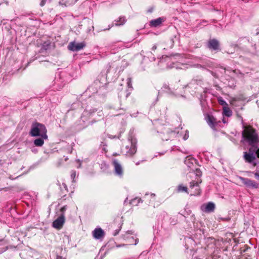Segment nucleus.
<instances>
[{
    "label": "nucleus",
    "mask_w": 259,
    "mask_h": 259,
    "mask_svg": "<svg viewBox=\"0 0 259 259\" xmlns=\"http://www.w3.org/2000/svg\"><path fill=\"white\" fill-rule=\"evenodd\" d=\"M223 112L225 115L227 117H230L232 115V111L229 108H225Z\"/></svg>",
    "instance_id": "4be33fe9"
},
{
    "label": "nucleus",
    "mask_w": 259,
    "mask_h": 259,
    "mask_svg": "<svg viewBox=\"0 0 259 259\" xmlns=\"http://www.w3.org/2000/svg\"><path fill=\"white\" fill-rule=\"evenodd\" d=\"M203 82L202 79H192L186 87L192 89L194 92H197L200 89L204 90V88L202 87ZM204 92L205 91L204 90Z\"/></svg>",
    "instance_id": "20e7f679"
},
{
    "label": "nucleus",
    "mask_w": 259,
    "mask_h": 259,
    "mask_svg": "<svg viewBox=\"0 0 259 259\" xmlns=\"http://www.w3.org/2000/svg\"><path fill=\"white\" fill-rule=\"evenodd\" d=\"M126 83L128 87V88H133L132 85V78L130 77L127 78L126 80Z\"/></svg>",
    "instance_id": "b1692460"
},
{
    "label": "nucleus",
    "mask_w": 259,
    "mask_h": 259,
    "mask_svg": "<svg viewBox=\"0 0 259 259\" xmlns=\"http://www.w3.org/2000/svg\"><path fill=\"white\" fill-rule=\"evenodd\" d=\"M149 197L150 198V200L149 201V203H151V199H154L155 197V194L154 193H151L150 195H149L148 193H146L145 196L143 197L144 200H146L147 197Z\"/></svg>",
    "instance_id": "412c9836"
},
{
    "label": "nucleus",
    "mask_w": 259,
    "mask_h": 259,
    "mask_svg": "<svg viewBox=\"0 0 259 259\" xmlns=\"http://www.w3.org/2000/svg\"><path fill=\"white\" fill-rule=\"evenodd\" d=\"M111 67V65L108 64V65H107V72H106L107 73H108V72L110 71V70Z\"/></svg>",
    "instance_id": "2f4dec72"
},
{
    "label": "nucleus",
    "mask_w": 259,
    "mask_h": 259,
    "mask_svg": "<svg viewBox=\"0 0 259 259\" xmlns=\"http://www.w3.org/2000/svg\"><path fill=\"white\" fill-rule=\"evenodd\" d=\"M121 95H121V94H118V96H119V97H121Z\"/></svg>",
    "instance_id": "ea45409f"
},
{
    "label": "nucleus",
    "mask_w": 259,
    "mask_h": 259,
    "mask_svg": "<svg viewBox=\"0 0 259 259\" xmlns=\"http://www.w3.org/2000/svg\"><path fill=\"white\" fill-rule=\"evenodd\" d=\"M122 85L121 84H120V88H119L118 89L122 90V88H121Z\"/></svg>",
    "instance_id": "58836bf2"
},
{
    "label": "nucleus",
    "mask_w": 259,
    "mask_h": 259,
    "mask_svg": "<svg viewBox=\"0 0 259 259\" xmlns=\"http://www.w3.org/2000/svg\"><path fill=\"white\" fill-rule=\"evenodd\" d=\"M120 231V229L119 230H116L113 233V235L114 236H116L117 235L118 233H119V232Z\"/></svg>",
    "instance_id": "473e14b6"
},
{
    "label": "nucleus",
    "mask_w": 259,
    "mask_h": 259,
    "mask_svg": "<svg viewBox=\"0 0 259 259\" xmlns=\"http://www.w3.org/2000/svg\"><path fill=\"white\" fill-rule=\"evenodd\" d=\"M47 130L44 124L37 122H33L31 125L30 135L32 137H40L47 139Z\"/></svg>",
    "instance_id": "f03ea898"
},
{
    "label": "nucleus",
    "mask_w": 259,
    "mask_h": 259,
    "mask_svg": "<svg viewBox=\"0 0 259 259\" xmlns=\"http://www.w3.org/2000/svg\"><path fill=\"white\" fill-rule=\"evenodd\" d=\"M256 157L259 158V146H252L249 147L248 152H243V158L247 163L252 164L256 166L255 162Z\"/></svg>",
    "instance_id": "7ed1b4c3"
},
{
    "label": "nucleus",
    "mask_w": 259,
    "mask_h": 259,
    "mask_svg": "<svg viewBox=\"0 0 259 259\" xmlns=\"http://www.w3.org/2000/svg\"><path fill=\"white\" fill-rule=\"evenodd\" d=\"M136 200L138 201V203H139L140 202H142L144 200H142L141 198H135L132 200V203H134Z\"/></svg>",
    "instance_id": "a878e982"
},
{
    "label": "nucleus",
    "mask_w": 259,
    "mask_h": 259,
    "mask_svg": "<svg viewBox=\"0 0 259 259\" xmlns=\"http://www.w3.org/2000/svg\"><path fill=\"white\" fill-rule=\"evenodd\" d=\"M219 103L221 104V105H223L224 103H225L226 104V102L222 99H220L219 100Z\"/></svg>",
    "instance_id": "72a5a7b5"
},
{
    "label": "nucleus",
    "mask_w": 259,
    "mask_h": 259,
    "mask_svg": "<svg viewBox=\"0 0 259 259\" xmlns=\"http://www.w3.org/2000/svg\"><path fill=\"white\" fill-rule=\"evenodd\" d=\"M198 66H199L200 67H202V66L200 65H197Z\"/></svg>",
    "instance_id": "a19ab883"
},
{
    "label": "nucleus",
    "mask_w": 259,
    "mask_h": 259,
    "mask_svg": "<svg viewBox=\"0 0 259 259\" xmlns=\"http://www.w3.org/2000/svg\"><path fill=\"white\" fill-rule=\"evenodd\" d=\"M76 171L75 170H72L71 172V177L72 179L73 180V181H74V179H75L76 177Z\"/></svg>",
    "instance_id": "393cba45"
},
{
    "label": "nucleus",
    "mask_w": 259,
    "mask_h": 259,
    "mask_svg": "<svg viewBox=\"0 0 259 259\" xmlns=\"http://www.w3.org/2000/svg\"><path fill=\"white\" fill-rule=\"evenodd\" d=\"M243 127L244 130L242 132L243 140L250 147L258 146L257 143L259 142V138L256 130L250 125L244 126Z\"/></svg>",
    "instance_id": "f257e3e1"
},
{
    "label": "nucleus",
    "mask_w": 259,
    "mask_h": 259,
    "mask_svg": "<svg viewBox=\"0 0 259 259\" xmlns=\"http://www.w3.org/2000/svg\"><path fill=\"white\" fill-rule=\"evenodd\" d=\"M46 2H47L46 0H41V1L39 5L41 7H43L46 4Z\"/></svg>",
    "instance_id": "7c9ffc66"
},
{
    "label": "nucleus",
    "mask_w": 259,
    "mask_h": 259,
    "mask_svg": "<svg viewBox=\"0 0 259 259\" xmlns=\"http://www.w3.org/2000/svg\"><path fill=\"white\" fill-rule=\"evenodd\" d=\"M190 188L191 189L192 194L191 195H197L200 194L201 191L198 182L194 181L190 182Z\"/></svg>",
    "instance_id": "ddd939ff"
},
{
    "label": "nucleus",
    "mask_w": 259,
    "mask_h": 259,
    "mask_svg": "<svg viewBox=\"0 0 259 259\" xmlns=\"http://www.w3.org/2000/svg\"><path fill=\"white\" fill-rule=\"evenodd\" d=\"M170 68H175V67H176V68H178V67L176 65H175L174 64H173V65L170 66Z\"/></svg>",
    "instance_id": "f704fd0d"
},
{
    "label": "nucleus",
    "mask_w": 259,
    "mask_h": 259,
    "mask_svg": "<svg viewBox=\"0 0 259 259\" xmlns=\"http://www.w3.org/2000/svg\"><path fill=\"white\" fill-rule=\"evenodd\" d=\"M113 155H114V156L117 155V153H115V154H113Z\"/></svg>",
    "instance_id": "79ce46f5"
},
{
    "label": "nucleus",
    "mask_w": 259,
    "mask_h": 259,
    "mask_svg": "<svg viewBox=\"0 0 259 259\" xmlns=\"http://www.w3.org/2000/svg\"><path fill=\"white\" fill-rule=\"evenodd\" d=\"M127 96H128V94H127L126 95V98H127Z\"/></svg>",
    "instance_id": "37998d69"
},
{
    "label": "nucleus",
    "mask_w": 259,
    "mask_h": 259,
    "mask_svg": "<svg viewBox=\"0 0 259 259\" xmlns=\"http://www.w3.org/2000/svg\"><path fill=\"white\" fill-rule=\"evenodd\" d=\"M215 209V204L213 202H208L205 206V212H211L214 211Z\"/></svg>",
    "instance_id": "f3484780"
},
{
    "label": "nucleus",
    "mask_w": 259,
    "mask_h": 259,
    "mask_svg": "<svg viewBox=\"0 0 259 259\" xmlns=\"http://www.w3.org/2000/svg\"><path fill=\"white\" fill-rule=\"evenodd\" d=\"M188 137H189L188 132V131H186V133L183 137V139L184 140H186L188 139Z\"/></svg>",
    "instance_id": "cd10ccee"
},
{
    "label": "nucleus",
    "mask_w": 259,
    "mask_h": 259,
    "mask_svg": "<svg viewBox=\"0 0 259 259\" xmlns=\"http://www.w3.org/2000/svg\"><path fill=\"white\" fill-rule=\"evenodd\" d=\"M254 177L256 179L259 180V170L256 171L254 173Z\"/></svg>",
    "instance_id": "c85d7f7f"
},
{
    "label": "nucleus",
    "mask_w": 259,
    "mask_h": 259,
    "mask_svg": "<svg viewBox=\"0 0 259 259\" xmlns=\"http://www.w3.org/2000/svg\"><path fill=\"white\" fill-rule=\"evenodd\" d=\"M92 235L96 239L102 240L105 235V233L101 228H96L92 231Z\"/></svg>",
    "instance_id": "9b49d317"
},
{
    "label": "nucleus",
    "mask_w": 259,
    "mask_h": 259,
    "mask_svg": "<svg viewBox=\"0 0 259 259\" xmlns=\"http://www.w3.org/2000/svg\"><path fill=\"white\" fill-rule=\"evenodd\" d=\"M65 222V215L61 214L56 220L53 222V227L57 229L62 228Z\"/></svg>",
    "instance_id": "9d476101"
},
{
    "label": "nucleus",
    "mask_w": 259,
    "mask_h": 259,
    "mask_svg": "<svg viewBox=\"0 0 259 259\" xmlns=\"http://www.w3.org/2000/svg\"><path fill=\"white\" fill-rule=\"evenodd\" d=\"M7 242L4 239H0V253L5 251L7 249Z\"/></svg>",
    "instance_id": "a211bd4d"
},
{
    "label": "nucleus",
    "mask_w": 259,
    "mask_h": 259,
    "mask_svg": "<svg viewBox=\"0 0 259 259\" xmlns=\"http://www.w3.org/2000/svg\"><path fill=\"white\" fill-rule=\"evenodd\" d=\"M85 46L84 42L77 43L75 41L70 42L68 46V49L69 50L73 52H77L82 50Z\"/></svg>",
    "instance_id": "6e6552de"
},
{
    "label": "nucleus",
    "mask_w": 259,
    "mask_h": 259,
    "mask_svg": "<svg viewBox=\"0 0 259 259\" xmlns=\"http://www.w3.org/2000/svg\"><path fill=\"white\" fill-rule=\"evenodd\" d=\"M156 48H157L156 46H153V47H152V50L153 51H154L155 50H156Z\"/></svg>",
    "instance_id": "c9c22d12"
},
{
    "label": "nucleus",
    "mask_w": 259,
    "mask_h": 259,
    "mask_svg": "<svg viewBox=\"0 0 259 259\" xmlns=\"http://www.w3.org/2000/svg\"><path fill=\"white\" fill-rule=\"evenodd\" d=\"M206 121L212 129L213 130H215V127L218 124V122L215 118L212 115H208L206 117Z\"/></svg>",
    "instance_id": "2eb2a0df"
},
{
    "label": "nucleus",
    "mask_w": 259,
    "mask_h": 259,
    "mask_svg": "<svg viewBox=\"0 0 259 259\" xmlns=\"http://www.w3.org/2000/svg\"><path fill=\"white\" fill-rule=\"evenodd\" d=\"M67 209V206L65 205L61 208L60 211L62 212L61 214H64V212L66 211Z\"/></svg>",
    "instance_id": "bb28decb"
},
{
    "label": "nucleus",
    "mask_w": 259,
    "mask_h": 259,
    "mask_svg": "<svg viewBox=\"0 0 259 259\" xmlns=\"http://www.w3.org/2000/svg\"><path fill=\"white\" fill-rule=\"evenodd\" d=\"M178 191H184L186 193H188L187 188L185 186H183L182 185L179 186Z\"/></svg>",
    "instance_id": "5701e85b"
},
{
    "label": "nucleus",
    "mask_w": 259,
    "mask_h": 259,
    "mask_svg": "<svg viewBox=\"0 0 259 259\" xmlns=\"http://www.w3.org/2000/svg\"><path fill=\"white\" fill-rule=\"evenodd\" d=\"M32 151L35 152V150H32Z\"/></svg>",
    "instance_id": "c03bdc74"
},
{
    "label": "nucleus",
    "mask_w": 259,
    "mask_h": 259,
    "mask_svg": "<svg viewBox=\"0 0 259 259\" xmlns=\"http://www.w3.org/2000/svg\"><path fill=\"white\" fill-rule=\"evenodd\" d=\"M76 162L78 163V165L77 166V168H80L81 166V161L79 159L76 160Z\"/></svg>",
    "instance_id": "c756f323"
},
{
    "label": "nucleus",
    "mask_w": 259,
    "mask_h": 259,
    "mask_svg": "<svg viewBox=\"0 0 259 259\" xmlns=\"http://www.w3.org/2000/svg\"><path fill=\"white\" fill-rule=\"evenodd\" d=\"M129 140L131 141L130 145H127L125 147L126 150V155L128 156H132L137 152V141L135 139L132 137H131V139L129 138Z\"/></svg>",
    "instance_id": "39448f33"
},
{
    "label": "nucleus",
    "mask_w": 259,
    "mask_h": 259,
    "mask_svg": "<svg viewBox=\"0 0 259 259\" xmlns=\"http://www.w3.org/2000/svg\"><path fill=\"white\" fill-rule=\"evenodd\" d=\"M200 172V170H198V169H196V172H197V173H196V175H197V176H198V175H199Z\"/></svg>",
    "instance_id": "e433bc0d"
},
{
    "label": "nucleus",
    "mask_w": 259,
    "mask_h": 259,
    "mask_svg": "<svg viewBox=\"0 0 259 259\" xmlns=\"http://www.w3.org/2000/svg\"><path fill=\"white\" fill-rule=\"evenodd\" d=\"M112 164L114 167L115 174L118 176L121 177L123 175V168L120 163L117 159H114L112 161Z\"/></svg>",
    "instance_id": "f8f14e48"
},
{
    "label": "nucleus",
    "mask_w": 259,
    "mask_h": 259,
    "mask_svg": "<svg viewBox=\"0 0 259 259\" xmlns=\"http://www.w3.org/2000/svg\"><path fill=\"white\" fill-rule=\"evenodd\" d=\"M35 251L31 248L25 249L20 253V255L24 259H35Z\"/></svg>",
    "instance_id": "1a4fd4ad"
},
{
    "label": "nucleus",
    "mask_w": 259,
    "mask_h": 259,
    "mask_svg": "<svg viewBox=\"0 0 259 259\" xmlns=\"http://www.w3.org/2000/svg\"><path fill=\"white\" fill-rule=\"evenodd\" d=\"M44 139H42V138H39L35 139L34 141V144L36 146L41 147L44 144Z\"/></svg>",
    "instance_id": "aec40b11"
},
{
    "label": "nucleus",
    "mask_w": 259,
    "mask_h": 259,
    "mask_svg": "<svg viewBox=\"0 0 259 259\" xmlns=\"http://www.w3.org/2000/svg\"><path fill=\"white\" fill-rule=\"evenodd\" d=\"M179 132L176 131H166L165 132L159 134L160 137L163 141H167L174 137H179Z\"/></svg>",
    "instance_id": "423d86ee"
},
{
    "label": "nucleus",
    "mask_w": 259,
    "mask_h": 259,
    "mask_svg": "<svg viewBox=\"0 0 259 259\" xmlns=\"http://www.w3.org/2000/svg\"><path fill=\"white\" fill-rule=\"evenodd\" d=\"M239 179L242 183L247 188L256 189L258 187V184L255 181L241 177H239Z\"/></svg>",
    "instance_id": "0eeeda50"
},
{
    "label": "nucleus",
    "mask_w": 259,
    "mask_h": 259,
    "mask_svg": "<svg viewBox=\"0 0 259 259\" xmlns=\"http://www.w3.org/2000/svg\"><path fill=\"white\" fill-rule=\"evenodd\" d=\"M115 25L116 26H120L123 25L125 23L126 19L124 17H120L118 20H115Z\"/></svg>",
    "instance_id": "6ab92c4d"
},
{
    "label": "nucleus",
    "mask_w": 259,
    "mask_h": 259,
    "mask_svg": "<svg viewBox=\"0 0 259 259\" xmlns=\"http://www.w3.org/2000/svg\"><path fill=\"white\" fill-rule=\"evenodd\" d=\"M138 243V239H136V241H135V245L137 244Z\"/></svg>",
    "instance_id": "4c0bfd02"
},
{
    "label": "nucleus",
    "mask_w": 259,
    "mask_h": 259,
    "mask_svg": "<svg viewBox=\"0 0 259 259\" xmlns=\"http://www.w3.org/2000/svg\"><path fill=\"white\" fill-rule=\"evenodd\" d=\"M199 232H201V230H198Z\"/></svg>",
    "instance_id": "a18cd8bd"
},
{
    "label": "nucleus",
    "mask_w": 259,
    "mask_h": 259,
    "mask_svg": "<svg viewBox=\"0 0 259 259\" xmlns=\"http://www.w3.org/2000/svg\"><path fill=\"white\" fill-rule=\"evenodd\" d=\"M207 47L210 50L218 51L220 50V44L216 39H210L207 43Z\"/></svg>",
    "instance_id": "4468645a"
},
{
    "label": "nucleus",
    "mask_w": 259,
    "mask_h": 259,
    "mask_svg": "<svg viewBox=\"0 0 259 259\" xmlns=\"http://www.w3.org/2000/svg\"><path fill=\"white\" fill-rule=\"evenodd\" d=\"M164 21L162 18H158L156 19H153L150 21V25L152 27H157L159 26L162 22Z\"/></svg>",
    "instance_id": "dca6fc26"
}]
</instances>
